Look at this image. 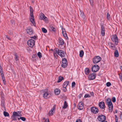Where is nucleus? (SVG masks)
Instances as JSON below:
<instances>
[{"label": "nucleus", "instance_id": "12", "mask_svg": "<svg viewBox=\"0 0 122 122\" xmlns=\"http://www.w3.org/2000/svg\"><path fill=\"white\" fill-rule=\"evenodd\" d=\"M29 19L30 21L35 26L36 25L34 16H30L29 17Z\"/></svg>", "mask_w": 122, "mask_h": 122}, {"label": "nucleus", "instance_id": "5", "mask_svg": "<svg viewBox=\"0 0 122 122\" xmlns=\"http://www.w3.org/2000/svg\"><path fill=\"white\" fill-rule=\"evenodd\" d=\"M57 54L61 57H64L66 56V53L64 51L60 50H58Z\"/></svg>", "mask_w": 122, "mask_h": 122}, {"label": "nucleus", "instance_id": "45", "mask_svg": "<svg viewBox=\"0 0 122 122\" xmlns=\"http://www.w3.org/2000/svg\"><path fill=\"white\" fill-rule=\"evenodd\" d=\"M89 1H90V4L91 5H92V6H93V0H89Z\"/></svg>", "mask_w": 122, "mask_h": 122}, {"label": "nucleus", "instance_id": "43", "mask_svg": "<svg viewBox=\"0 0 122 122\" xmlns=\"http://www.w3.org/2000/svg\"><path fill=\"white\" fill-rule=\"evenodd\" d=\"M115 117L116 119V122H118V119L117 116L116 115H115Z\"/></svg>", "mask_w": 122, "mask_h": 122}, {"label": "nucleus", "instance_id": "4", "mask_svg": "<svg viewBox=\"0 0 122 122\" xmlns=\"http://www.w3.org/2000/svg\"><path fill=\"white\" fill-rule=\"evenodd\" d=\"M107 103L108 106L109 112H111L112 111L113 108V106L111 101V100L108 101H107Z\"/></svg>", "mask_w": 122, "mask_h": 122}, {"label": "nucleus", "instance_id": "24", "mask_svg": "<svg viewBox=\"0 0 122 122\" xmlns=\"http://www.w3.org/2000/svg\"><path fill=\"white\" fill-rule=\"evenodd\" d=\"M30 15H33V8L31 6L30 7Z\"/></svg>", "mask_w": 122, "mask_h": 122}, {"label": "nucleus", "instance_id": "39", "mask_svg": "<svg viewBox=\"0 0 122 122\" xmlns=\"http://www.w3.org/2000/svg\"><path fill=\"white\" fill-rule=\"evenodd\" d=\"M20 119L22 121H25L26 120V118L24 117H20Z\"/></svg>", "mask_w": 122, "mask_h": 122}, {"label": "nucleus", "instance_id": "56", "mask_svg": "<svg viewBox=\"0 0 122 122\" xmlns=\"http://www.w3.org/2000/svg\"><path fill=\"white\" fill-rule=\"evenodd\" d=\"M11 23L12 24H14V20H11Z\"/></svg>", "mask_w": 122, "mask_h": 122}, {"label": "nucleus", "instance_id": "1", "mask_svg": "<svg viewBox=\"0 0 122 122\" xmlns=\"http://www.w3.org/2000/svg\"><path fill=\"white\" fill-rule=\"evenodd\" d=\"M111 39L113 42H115V45H117L118 42V40L117 36L116 35H112L111 37Z\"/></svg>", "mask_w": 122, "mask_h": 122}, {"label": "nucleus", "instance_id": "21", "mask_svg": "<svg viewBox=\"0 0 122 122\" xmlns=\"http://www.w3.org/2000/svg\"><path fill=\"white\" fill-rule=\"evenodd\" d=\"M69 83V82L68 81H66L64 82L63 85V87L64 88H66L67 86L68 85Z\"/></svg>", "mask_w": 122, "mask_h": 122}, {"label": "nucleus", "instance_id": "16", "mask_svg": "<svg viewBox=\"0 0 122 122\" xmlns=\"http://www.w3.org/2000/svg\"><path fill=\"white\" fill-rule=\"evenodd\" d=\"M83 105L82 102H80L79 103L78 108V109L80 110H82L83 108Z\"/></svg>", "mask_w": 122, "mask_h": 122}, {"label": "nucleus", "instance_id": "51", "mask_svg": "<svg viewBox=\"0 0 122 122\" xmlns=\"http://www.w3.org/2000/svg\"><path fill=\"white\" fill-rule=\"evenodd\" d=\"M8 33L10 35H11L12 34V32L11 31H9L8 32Z\"/></svg>", "mask_w": 122, "mask_h": 122}, {"label": "nucleus", "instance_id": "17", "mask_svg": "<svg viewBox=\"0 0 122 122\" xmlns=\"http://www.w3.org/2000/svg\"><path fill=\"white\" fill-rule=\"evenodd\" d=\"M62 33L63 36L66 38H67L68 37L67 36V34L66 33L65 29H64L62 28Z\"/></svg>", "mask_w": 122, "mask_h": 122}, {"label": "nucleus", "instance_id": "14", "mask_svg": "<svg viewBox=\"0 0 122 122\" xmlns=\"http://www.w3.org/2000/svg\"><path fill=\"white\" fill-rule=\"evenodd\" d=\"M39 19L41 20H43L46 22H47L48 19L45 16H40Z\"/></svg>", "mask_w": 122, "mask_h": 122}, {"label": "nucleus", "instance_id": "52", "mask_svg": "<svg viewBox=\"0 0 122 122\" xmlns=\"http://www.w3.org/2000/svg\"><path fill=\"white\" fill-rule=\"evenodd\" d=\"M76 122H82L81 120L79 119H77L76 121Z\"/></svg>", "mask_w": 122, "mask_h": 122}, {"label": "nucleus", "instance_id": "61", "mask_svg": "<svg viewBox=\"0 0 122 122\" xmlns=\"http://www.w3.org/2000/svg\"><path fill=\"white\" fill-rule=\"evenodd\" d=\"M2 105L3 106V107H4V104L3 103V104L2 103Z\"/></svg>", "mask_w": 122, "mask_h": 122}, {"label": "nucleus", "instance_id": "62", "mask_svg": "<svg viewBox=\"0 0 122 122\" xmlns=\"http://www.w3.org/2000/svg\"><path fill=\"white\" fill-rule=\"evenodd\" d=\"M102 122H107L106 121H105V120H104L103 121H102Z\"/></svg>", "mask_w": 122, "mask_h": 122}, {"label": "nucleus", "instance_id": "49", "mask_svg": "<svg viewBox=\"0 0 122 122\" xmlns=\"http://www.w3.org/2000/svg\"><path fill=\"white\" fill-rule=\"evenodd\" d=\"M108 45L109 46H110V47H111L112 46V43L111 42H109L108 43Z\"/></svg>", "mask_w": 122, "mask_h": 122}, {"label": "nucleus", "instance_id": "27", "mask_svg": "<svg viewBox=\"0 0 122 122\" xmlns=\"http://www.w3.org/2000/svg\"><path fill=\"white\" fill-rule=\"evenodd\" d=\"M1 76L2 77V79L3 81V83L5 85L6 84V83L5 80V78L4 76V75L3 74V76L2 75H1Z\"/></svg>", "mask_w": 122, "mask_h": 122}, {"label": "nucleus", "instance_id": "35", "mask_svg": "<svg viewBox=\"0 0 122 122\" xmlns=\"http://www.w3.org/2000/svg\"><path fill=\"white\" fill-rule=\"evenodd\" d=\"M12 117L11 118L13 120H17V117L16 116H12Z\"/></svg>", "mask_w": 122, "mask_h": 122}, {"label": "nucleus", "instance_id": "10", "mask_svg": "<svg viewBox=\"0 0 122 122\" xmlns=\"http://www.w3.org/2000/svg\"><path fill=\"white\" fill-rule=\"evenodd\" d=\"M27 34L30 35H31L33 33V31L32 29L30 27H28L26 30Z\"/></svg>", "mask_w": 122, "mask_h": 122}, {"label": "nucleus", "instance_id": "20", "mask_svg": "<svg viewBox=\"0 0 122 122\" xmlns=\"http://www.w3.org/2000/svg\"><path fill=\"white\" fill-rule=\"evenodd\" d=\"M21 112H19V114L18 113L15 112H13L12 116H15L20 117L22 115L20 114Z\"/></svg>", "mask_w": 122, "mask_h": 122}, {"label": "nucleus", "instance_id": "31", "mask_svg": "<svg viewBox=\"0 0 122 122\" xmlns=\"http://www.w3.org/2000/svg\"><path fill=\"white\" fill-rule=\"evenodd\" d=\"M64 79L63 77L61 76H59L58 77V80L57 81L58 82H61L62 80Z\"/></svg>", "mask_w": 122, "mask_h": 122}, {"label": "nucleus", "instance_id": "33", "mask_svg": "<svg viewBox=\"0 0 122 122\" xmlns=\"http://www.w3.org/2000/svg\"><path fill=\"white\" fill-rule=\"evenodd\" d=\"M3 114L4 116L5 117H8L9 116V113L5 111L4 112Z\"/></svg>", "mask_w": 122, "mask_h": 122}, {"label": "nucleus", "instance_id": "19", "mask_svg": "<svg viewBox=\"0 0 122 122\" xmlns=\"http://www.w3.org/2000/svg\"><path fill=\"white\" fill-rule=\"evenodd\" d=\"M59 45H62L64 44V42L63 39L61 38H59L58 40Z\"/></svg>", "mask_w": 122, "mask_h": 122}, {"label": "nucleus", "instance_id": "58", "mask_svg": "<svg viewBox=\"0 0 122 122\" xmlns=\"http://www.w3.org/2000/svg\"><path fill=\"white\" fill-rule=\"evenodd\" d=\"M120 118L121 119H122V113L121 114L120 116Z\"/></svg>", "mask_w": 122, "mask_h": 122}, {"label": "nucleus", "instance_id": "28", "mask_svg": "<svg viewBox=\"0 0 122 122\" xmlns=\"http://www.w3.org/2000/svg\"><path fill=\"white\" fill-rule=\"evenodd\" d=\"M57 51L58 50H57L56 49H55L53 51V54L54 56H55L56 57V56H57V54L56 53H57Z\"/></svg>", "mask_w": 122, "mask_h": 122}, {"label": "nucleus", "instance_id": "22", "mask_svg": "<svg viewBox=\"0 0 122 122\" xmlns=\"http://www.w3.org/2000/svg\"><path fill=\"white\" fill-rule=\"evenodd\" d=\"M55 93L56 95H59L60 92V90L59 89H55Z\"/></svg>", "mask_w": 122, "mask_h": 122}, {"label": "nucleus", "instance_id": "18", "mask_svg": "<svg viewBox=\"0 0 122 122\" xmlns=\"http://www.w3.org/2000/svg\"><path fill=\"white\" fill-rule=\"evenodd\" d=\"M55 109V108L54 107L53 108H52L51 110L49 111V116H51L53 115L54 113V111Z\"/></svg>", "mask_w": 122, "mask_h": 122}, {"label": "nucleus", "instance_id": "46", "mask_svg": "<svg viewBox=\"0 0 122 122\" xmlns=\"http://www.w3.org/2000/svg\"><path fill=\"white\" fill-rule=\"evenodd\" d=\"M75 85V82H73L72 83V87H74Z\"/></svg>", "mask_w": 122, "mask_h": 122}, {"label": "nucleus", "instance_id": "25", "mask_svg": "<svg viewBox=\"0 0 122 122\" xmlns=\"http://www.w3.org/2000/svg\"><path fill=\"white\" fill-rule=\"evenodd\" d=\"M67 103L66 101H65L64 102V104L63 107L62 108L64 109L66 108L67 107Z\"/></svg>", "mask_w": 122, "mask_h": 122}, {"label": "nucleus", "instance_id": "29", "mask_svg": "<svg viewBox=\"0 0 122 122\" xmlns=\"http://www.w3.org/2000/svg\"><path fill=\"white\" fill-rule=\"evenodd\" d=\"M90 71V70L88 68H86L85 70V72L86 74H88Z\"/></svg>", "mask_w": 122, "mask_h": 122}, {"label": "nucleus", "instance_id": "42", "mask_svg": "<svg viewBox=\"0 0 122 122\" xmlns=\"http://www.w3.org/2000/svg\"><path fill=\"white\" fill-rule=\"evenodd\" d=\"M111 85V84L110 82H108L106 83V86L107 87Z\"/></svg>", "mask_w": 122, "mask_h": 122}, {"label": "nucleus", "instance_id": "55", "mask_svg": "<svg viewBox=\"0 0 122 122\" xmlns=\"http://www.w3.org/2000/svg\"><path fill=\"white\" fill-rule=\"evenodd\" d=\"M107 18L108 20H109L110 19V16H107Z\"/></svg>", "mask_w": 122, "mask_h": 122}, {"label": "nucleus", "instance_id": "60", "mask_svg": "<svg viewBox=\"0 0 122 122\" xmlns=\"http://www.w3.org/2000/svg\"><path fill=\"white\" fill-rule=\"evenodd\" d=\"M120 69L122 71V66H121L120 67Z\"/></svg>", "mask_w": 122, "mask_h": 122}, {"label": "nucleus", "instance_id": "30", "mask_svg": "<svg viewBox=\"0 0 122 122\" xmlns=\"http://www.w3.org/2000/svg\"><path fill=\"white\" fill-rule=\"evenodd\" d=\"M67 62L62 63L61 66L62 67L65 68L66 67L67 65Z\"/></svg>", "mask_w": 122, "mask_h": 122}, {"label": "nucleus", "instance_id": "40", "mask_svg": "<svg viewBox=\"0 0 122 122\" xmlns=\"http://www.w3.org/2000/svg\"><path fill=\"white\" fill-rule=\"evenodd\" d=\"M112 100L113 102H115L116 101V98L115 97H113L112 98Z\"/></svg>", "mask_w": 122, "mask_h": 122}, {"label": "nucleus", "instance_id": "32", "mask_svg": "<svg viewBox=\"0 0 122 122\" xmlns=\"http://www.w3.org/2000/svg\"><path fill=\"white\" fill-rule=\"evenodd\" d=\"M50 30L52 31H55V28L51 25L50 26Z\"/></svg>", "mask_w": 122, "mask_h": 122}, {"label": "nucleus", "instance_id": "41", "mask_svg": "<svg viewBox=\"0 0 122 122\" xmlns=\"http://www.w3.org/2000/svg\"><path fill=\"white\" fill-rule=\"evenodd\" d=\"M112 49L114 50H116V47L115 45L112 46L110 47Z\"/></svg>", "mask_w": 122, "mask_h": 122}, {"label": "nucleus", "instance_id": "23", "mask_svg": "<svg viewBox=\"0 0 122 122\" xmlns=\"http://www.w3.org/2000/svg\"><path fill=\"white\" fill-rule=\"evenodd\" d=\"M114 55L116 57H117L119 56V53L118 51L116 50L115 51L114 53Z\"/></svg>", "mask_w": 122, "mask_h": 122}, {"label": "nucleus", "instance_id": "3", "mask_svg": "<svg viewBox=\"0 0 122 122\" xmlns=\"http://www.w3.org/2000/svg\"><path fill=\"white\" fill-rule=\"evenodd\" d=\"M101 58L99 56H95L92 60V61L94 63L96 64L99 62L101 60Z\"/></svg>", "mask_w": 122, "mask_h": 122}, {"label": "nucleus", "instance_id": "26", "mask_svg": "<svg viewBox=\"0 0 122 122\" xmlns=\"http://www.w3.org/2000/svg\"><path fill=\"white\" fill-rule=\"evenodd\" d=\"M84 53L83 50H81L80 52L79 56L80 57H82L84 55Z\"/></svg>", "mask_w": 122, "mask_h": 122}, {"label": "nucleus", "instance_id": "48", "mask_svg": "<svg viewBox=\"0 0 122 122\" xmlns=\"http://www.w3.org/2000/svg\"><path fill=\"white\" fill-rule=\"evenodd\" d=\"M63 88H62V90L64 92H65L66 91V88H64L63 87Z\"/></svg>", "mask_w": 122, "mask_h": 122}, {"label": "nucleus", "instance_id": "37", "mask_svg": "<svg viewBox=\"0 0 122 122\" xmlns=\"http://www.w3.org/2000/svg\"><path fill=\"white\" fill-rule=\"evenodd\" d=\"M37 55L39 58H40L42 57V55L41 53L39 52L37 53Z\"/></svg>", "mask_w": 122, "mask_h": 122}, {"label": "nucleus", "instance_id": "57", "mask_svg": "<svg viewBox=\"0 0 122 122\" xmlns=\"http://www.w3.org/2000/svg\"><path fill=\"white\" fill-rule=\"evenodd\" d=\"M6 37L9 40H10V37H8L7 36H6Z\"/></svg>", "mask_w": 122, "mask_h": 122}, {"label": "nucleus", "instance_id": "8", "mask_svg": "<svg viewBox=\"0 0 122 122\" xmlns=\"http://www.w3.org/2000/svg\"><path fill=\"white\" fill-rule=\"evenodd\" d=\"M98 119L99 121L102 122L106 120V117L103 115H99L98 117Z\"/></svg>", "mask_w": 122, "mask_h": 122}, {"label": "nucleus", "instance_id": "64", "mask_svg": "<svg viewBox=\"0 0 122 122\" xmlns=\"http://www.w3.org/2000/svg\"><path fill=\"white\" fill-rule=\"evenodd\" d=\"M18 120H20V118H18Z\"/></svg>", "mask_w": 122, "mask_h": 122}, {"label": "nucleus", "instance_id": "34", "mask_svg": "<svg viewBox=\"0 0 122 122\" xmlns=\"http://www.w3.org/2000/svg\"><path fill=\"white\" fill-rule=\"evenodd\" d=\"M42 31L44 33H46L47 32V30L44 28H42Z\"/></svg>", "mask_w": 122, "mask_h": 122}, {"label": "nucleus", "instance_id": "15", "mask_svg": "<svg viewBox=\"0 0 122 122\" xmlns=\"http://www.w3.org/2000/svg\"><path fill=\"white\" fill-rule=\"evenodd\" d=\"M101 34L102 36L105 35V29L104 26L103 25L101 26Z\"/></svg>", "mask_w": 122, "mask_h": 122}, {"label": "nucleus", "instance_id": "13", "mask_svg": "<svg viewBox=\"0 0 122 122\" xmlns=\"http://www.w3.org/2000/svg\"><path fill=\"white\" fill-rule=\"evenodd\" d=\"M99 107L103 109H104L105 107L104 102H100L98 104Z\"/></svg>", "mask_w": 122, "mask_h": 122}, {"label": "nucleus", "instance_id": "38", "mask_svg": "<svg viewBox=\"0 0 122 122\" xmlns=\"http://www.w3.org/2000/svg\"><path fill=\"white\" fill-rule=\"evenodd\" d=\"M15 60L16 61H17L18 60V55H17L16 54H15Z\"/></svg>", "mask_w": 122, "mask_h": 122}, {"label": "nucleus", "instance_id": "54", "mask_svg": "<svg viewBox=\"0 0 122 122\" xmlns=\"http://www.w3.org/2000/svg\"><path fill=\"white\" fill-rule=\"evenodd\" d=\"M45 122H49L48 119H46Z\"/></svg>", "mask_w": 122, "mask_h": 122}, {"label": "nucleus", "instance_id": "59", "mask_svg": "<svg viewBox=\"0 0 122 122\" xmlns=\"http://www.w3.org/2000/svg\"><path fill=\"white\" fill-rule=\"evenodd\" d=\"M40 15H44V14L43 13H40Z\"/></svg>", "mask_w": 122, "mask_h": 122}, {"label": "nucleus", "instance_id": "50", "mask_svg": "<svg viewBox=\"0 0 122 122\" xmlns=\"http://www.w3.org/2000/svg\"><path fill=\"white\" fill-rule=\"evenodd\" d=\"M36 36H32L30 37V38H31L34 39H35L36 38Z\"/></svg>", "mask_w": 122, "mask_h": 122}, {"label": "nucleus", "instance_id": "63", "mask_svg": "<svg viewBox=\"0 0 122 122\" xmlns=\"http://www.w3.org/2000/svg\"><path fill=\"white\" fill-rule=\"evenodd\" d=\"M114 45H115H115H114V44H113V43H112V46H114Z\"/></svg>", "mask_w": 122, "mask_h": 122}, {"label": "nucleus", "instance_id": "9", "mask_svg": "<svg viewBox=\"0 0 122 122\" xmlns=\"http://www.w3.org/2000/svg\"><path fill=\"white\" fill-rule=\"evenodd\" d=\"M91 111L94 113L96 114L98 113V110L96 107H92L91 108Z\"/></svg>", "mask_w": 122, "mask_h": 122}, {"label": "nucleus", "instance_id": "47", "mask_svg": "<svg viewBox=\"0 0 122 122\" xmlns=\"http://www.w3.org/2000/svg\"><path fill=\"white\" fill-rule=\"evenodd\" d=\"M119 78L122 81V74H121L119 75Z\"/></svg>", "mask_w": 122, "mask_h": 122}, {"label": "nucleus", "instance_id": "44", "mask_svg": "<svg viewBox=\"0 0 122 122\" xmlns=\"http://www.w3.org/2000/svg\"><path fill=\"white\" fill-rule=\"evenodd\" d=\"M90 97V95L88 94H86L84 96V97L85 98H87V97Z\"/></svg>", "mask_w": 122, "mask_h": 122}, {"label": "nucleus", "instance_id": "7", "mask_svg": "<svg viewBox=\"0 0 122 122\" xmlns=\"http://www.w3.org/2000/svg\"><path fill=\"white\" fill-rule=\"evenodd\" d=\"M99 67L98 65H95L92 67V71L93 72H96L99 70Z\"/></svg>", "mask_w": 122, "mask_h": 122}, {"label": "nucleus", "instance_id": "6", "mask_svg": "<svg viewBox=\"0 0 122 122\" xmlns=\"http://www.w3.org/2000/svg\"><path fill=\"white\" fill-rule=\"evenodd\" d=\"M27 45L30 47H33L35 44L34 40L32 39L29 40L27 42Z\"/></svg>", "mask_w": 122, "mask_h": 122}, {"label": "nucleus", "instance_id": "36", "mask_svg": "<svg viewBox=\"0 0 122 122\" xmlns=\"http://www.w3.org/2000/svg\"><path fill=\"white\" fill-rule=\"evenodd\" d=\"M66 62H67L66 59L65 58H63L62 60V63H66Z\"/></svg>", "mask_w": 122, "mask_h": 122}, {"label": "nucleus", "instance_id": "53", "mask_svg": "<svg viewBox=\"0 0 122 122\" xmlns=\"http://www.w3.org/2000/svg\"><path fill=\"white\" fill-rule=\"evenodd\" d=\"M80 12L81 13L80 15H84V13L83 12H82V11H80Z\"/></svg>", "mask_w": 122, "mask_h": 122}, {"label": "nucleus", "instance_id": "11", "mask_svg": "<svg viewBox=\"0 0 122 122\" xmlns=\"http://www.w3.org/2000/svg\"><path fill=\"white\" fill-rule=\"evenodd\" d=\"M96 74L94 73L91 74L88 76V78L90 80H92L95 78Z\"/></svg>", "mask_w": 122, "mask_h": 122}, {"label": "nucleus", "instance_id": "2", "mask_svg": "<svg viewBox=\"0 0 122 122\" xmlns=\"http://www.w3.org/2000/svg\"><path fill=\"white\" fill-rule=\"evenodd\" d=\"M51 94L49 93L48 90H45L44 92L43 97L47 99L50 97Z\"/></svg>", "mask_w": 122, "mask_h": 122}]
</instances>
